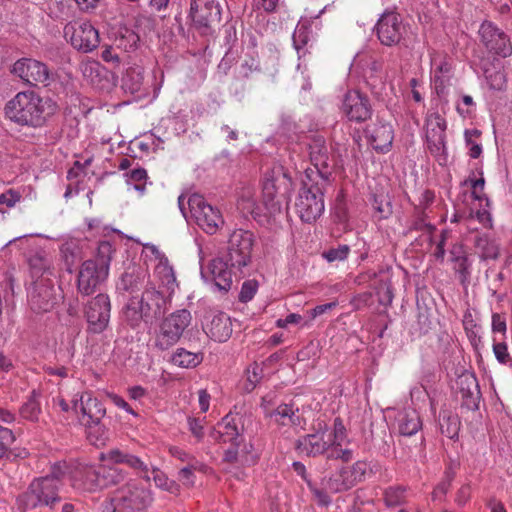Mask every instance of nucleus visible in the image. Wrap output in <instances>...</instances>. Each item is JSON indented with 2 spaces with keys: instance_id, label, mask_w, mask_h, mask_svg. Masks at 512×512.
<instances>
[{
  "instance_id": "3c124183",
  "label": "nucleus",
  "mask_w": 512,
  "mask_h": 512,
  "mask_svg": "<svg viewBox=\"0 0 512 512\" xmlns=\"http://www.w3.org/2000/svg\"><path fill=\"white\" fill-rule=\"evenodd\" d=\"M427 131H435L441 130L445 132L446 122L444 118L439 113H432L428 116L426 120Z\"/></svg>"
},
{
  "instance_id": "6ab92c4d",
  "label": "nucleus",
  "mask_w": 512,
  "mask_h": 512,
  "mask_svg": "<svg viewBox=\"0 0 512 512\" xmlns=\"http://www.w3.org/2000/svg\"><path fill=\"white\" fill-rule=\"evenodd\" d=\"M110 309V299L105 294H98L89 302L86 317L91 331L100 333L105 330L110 320Z\"/></svg>"
},
{
  "instance_id": "4be33fe9",
  "label": "nucleus",
  "mask_w": 512,
  "mask_h": 512,
  "mask_svg": "<svg viewBox=\"0 0 512 512\" xmlns=\"http://www.w3.org/2000/svg\"><path fill=\"white\" fill-rule=\"evenodd\" d=\"M189 18L196 26H206L213 16H220L214 0H191Z\"/></svg>"
},
{
  "instance_id": "8fccbe9b",
  "label": "nucleus",
  "mask_w": 512,
  "mask_h": 512,
  "mask_svg": "<svg viewBox=\"0 0 512 512\" xmlns=\"http://www.w3.org/2000/svg\"><path fill=\"white\" fill-rule=\"evenodd\" d=\"M258 289V283L255 280H247L242 284L241 291L239 293V301L246 303L250 301Z\"/></svg>"
},
{
  "instance_id": "4c0bfd02",
  "label": "nucleus",
  "mask_w": 512,
  "mask_h": 512,
  "mask_svg": "<svg viewBox=\"0 0 512 512\" xmlns=\"http://www.w3.org/2000/svg\"><path fill=\"white\" fill-rule=\"evenodd\" d=\"M431 64L434 70V81L438 86H443L449 73L451 72L452 66L445 57L436 56L431 60Z\"/></svg>"
},
{
  "instance_id": "b1692460",
  "label": "nucleus",
  "mask_w": 512,
  "mask_h": 512,
  "mask_svg": "<svg viewBox=\"0 0 512 512\" xmlns=\"http://www.w3.org/2000/svg\"><path fill=\"white\" fill-rule=\"evenodd\" d=\"M270 418L279 426L300 427L303 428L305 420L299 412V408H295L291 404H281L274 411L269 413Z\"/></svg>"
},
{
  "instance_id": "473e14b6",
  "label": "nucleus",
  "mask_w": 512,
  "mask_h": 512,
  "mask_svg": "<svg viewBox=\"0 0 512 512\" xmlns=\"http://www.w3.org/2000/svg\"><path fill=\"white\" fill-rule=\"evenodd\" d=\"M81 72L84 78L94 86H101L103 75L106 74V69L95 60H86L81 63Z\"/></svg>"
},
{
  "instance_id": "c756f323",
  "label": "nucleus",
  "mask_w": 512,
  "mask_h": 512,
  "mask_svg": "<svg viewBox=\"0 0 512 512\" xmlns=\"http://www.w3.org/2000/svg\"><path fill=\"white\" fill-rule=\"evenodd\" d=\"M346 472V466H342L329 476L324 477L322 479L323 488L331 493H341L353 488L350 478Z\"/></svg>"
},
{
  "instance_id": "a19ab883",
  "label": "nucleus",
  "mask_w": 512,
  "mask_h": 512,
  "mask_svg": "<svg viewBox=\"0 0 512 512\" xmlns=\"http://www.w3.org/2000/svg\"><path fill=\"white\" fill-rule=\"evenodd\" d=\"M426 131L427 148L434 156H442L445 151V132Z\"/></svg>"
},
{
  "instance_id": "58836bf2",
  "label": "nucleus",
  "mask_w": 512,
  "mask_h": 512,
  "mask_svg": "<svg viewBox=\"0 0 512 512\" xmlns=\"http://www.w3.org/2000/svg\"><path fill=\"white\" fill-rule=\"evenodd\" d=\"M440 430L441 433L450 439L458 437L460 430V420L455 414L445 413L440 419Z\"/></svg>"
},
{
  "instance_id": "4d7b16f0",
  "label": "nucleus",
  "mask_w": 512,
  "mask_h": 512,
  "mask_svg": "<svg viewBox=\"0 0 512 512\" xmlns=\"http://www.w3.org/2000/svg\"><path fill=\"white\" fill-rule=\"evenodd\" d=\"M20 198L21 196L18 192L8 190L0 194V204L6 205L7 207H13L17 202H19Z\"/></svg>"
},
{
  "instance_id": "37998d69",
  "label": "nucleus",
  "mask_w": 512,
  "mask_h": 512,
  "mask_svg": "<svg viewBox=\"0 0 512 512\" xmlns=\"http://www.w3.org/2000/svg\"><path fill=\"white\" fill-rule=\"evenodd\" d=\"M142 70L140 68H130L123 78V86L131 93L140 91L142 84Z\"/></svg>"
},
{
  "instance_id": "79ce46f5",
  "label": "nucleus",
  "mask_w": 512,
  "mask_h": 512,
  "mask_svg": "<svg viewBox=\"0 0 512 512\" xmlns=\"http://www.w3.org/2000/svg\"><path fill=\"white\" fill-rule=\"evenodd\" d=\"M406 489L402 486H391L384 491V501L389 507H395L405 502Z\"/></svg>"
},
{
  "instance_id": "5701e85b",
  "label": "nucleus",
  "mask_w": 512,
  "mask_h": 512,
  "mask_svg": "<svg viewBox=\"0 0 512 512\" xmlns=\"http://www.w3.org/2000/svg\"><path fill=\"white\" fill-rule=\"evenodd\" d=\"M372 147L379 152H387L392 146L393 129L388 123H377L366 130Z\"/></svg>"
},
{
  "instance_id": "1a4fd4ad",
  "label": "nucleus",
  "mask_w": 512,
  "mask_h": 512,
  "mask_svg": "<svg viewBox=\"0 0 512 512\" xmlns=\"http://www.w3.org/2000/svg\"><path fill=\"white\" fill-rule=\"evenodd\" d=\"M408 25L395 10H385L377 20L373 32L386 47L409 46Z\"/></svg>"
},
{
  "instance_id": "6e6552de",
  "label": "nucleus",
  "mask_w": 512,
  "mask_h": 512,
  "mask_svg": "<svg viewBox=\"0 0 512 512\" xmlns=\"http://www.w3.org/2000/svg\"><path fill=\"white\" fill-rule=\"evenodd\" d=\"M121 478L122 474L117 468L105 464L99 465L97 468L80 464L70 476L75 488L86 491L107 487Z\"/></svg>"
},
{
  "instance_id": "a878e982",
  "label": "nucleus",
  "mask_w": 512,
  "mask_h": 512,
  "mask_svg": "<svg viewBox=\"0 0 512 512\" xmlns=\"http://www.w3.org/2000/svg\"><path fill=\"white\" fill-rule=\"evenodd\" d=\"M459 385L462 404L469 410H477L480 391L476 378L472 375L463 376L460 378Z\"/></svg>"
},
{
  "instance_id": "2f4dec72",
  "label": "nucleus",
  "mask_w": 512,
  "mask_h": 512,
  "mask_svg": "<svg viewBox=\"0 0 512 512\" xmlns=\"http://www.w3.org/2000/svg\"><path fill=\"white\" fill-rule=\"evenodd\" d=\"M154 273L161 284L166 287L170 296L175 291L177 282L173 268L169 265L167 257L155 264Z\"/></svg>"
},
{
  "instance_id": "f257e3e1",
  "label": "nucleus",
  "mask_w": 512,
  "mask_h": 512,
  "mask_svg": "<svg viewBox=\"0 0 512 512\" xmlns=\"http://www.w3.org/2000/svg\"><path fill=\"white\" fill-rule=\"evenodd\" d=\"M58 111L57 103L50 97L33 90L18 92L4 107L8 120L21 127L41 128Z\"/></svg>"
},
{
  "instance_id": "c85d7f7f",
  "label": "nucleus",
  "mask_w": 512,
  "mask_h": 512,
  "mask_svg": "<svg viewBox=\"0 0 512 512\" xmlns=\"http://www.w3.org/2000/svg\"><path fill=\"white\" fill-rule=\"evenodd\" d=\"M236 207L244 216L258 215V209L255 199V189L250 185H242L236 190Z\"/></svg>"
},
{
  "instance_id": "052dcab7",
  "label": "nucleus",
  "mask_w": 512,
  "mask_h": 512,
  "mask_svg": "<svg viewBox=\"0 0 512 512\" xmlns=\"http://www.w3.org/2000/svg\"><path fill=\"white\" fill-rule=\"evenodd\" d=\"M371 298V292H364L355 296L352 300V304L355 306L356 309H360L361 307L369 305Z\"/></svg>"
},
{
  "instance_id": "c03bdc74",
  "label": "nucleus",
  "mask_w": 512,
  "mask_h": 512,
  "mask_svg": "<svg viewBox=\"0 0 512 512\" xmlns=\"http://www.w3.org/2000/svg\"><path fill=\"white\" fill-rule=\"evenodd\" d=\"M413 230L426 233L429 237V240L432 241V233L434 232L435 227L431 223L427 222L426 215L424 212H422L412 221L411 226L409 227V231Z\"/></svg>"
},
{
  "instance_id": "aec40b11",
  "label": "nucleus",
  "mask_w": 512,
  "mask_h": 512,
  "mask_svg": "<svg viewBox=\"0 0 512 512\" xmlns=\"http://www.w3.org/2000/svg\"><path fill=\"white\" fill-rule=\"evenodd\" d=\"M342 110L351 121L363 122L371 116V105L367 96L359 91H349L343 100Z\"/></svg>"
},
{
  "instance_id": "bb28decb",
  "label": "nucleus",
  "mask_w": 512,
  "mask_h": 512,
  "mask_svg": "<svg viewBox=\"0 0 512 512\" xmlns=\"http://www.w3.org/2000/svg\"><path fill=\"white\" fill-rule=\"evenodd\" d=\"M202 278L210 285L213 291H222L224 288V261L222 258L213 259L207 267L201 270Z\"/></svg>"
},
{
  "instance_id": "5fc2aeb1",
  "label": "nucleus",
  "mask_w": 512,
  "mask_h": 512,
  "mask_svg": "<svg viewBox=\"0 0 512 512\" xmlns=\"http://www.w3.org/2000/svg\"><path fill=\"white\" fill-rule=\"evenodd\" d=\"M188 427L191 434L198 440H202L204 437V425L202 420L197 418H188Z\"/></svg>"
},
{
  "instance_id": "49530a36",
  "label": "nucleus",
  "mask_w": 512,
  "mask_h": 512,
  "mask_svg": "<svg viewBox=\"0 0 512 512\" xmlns=\"http://www.w3.org/2000/svg\"><path fill=\"white\" fill-rule=\"evenodd\" d=\"M145 263H155L161 262L166 256L158 249L157 246L153 244H143V250L141 254Z\"/></svg>"
},
{
  "instance_id": "4468645a",
  "label": "nucleus",
  "mask_w": 512,
  "mask_h": 512,
  "mask_svg": "<svg viewBox=\"0 0 512 512\" xmlns=\"http://www.w3.org/2000/svg\"><path fill=\"white\" fill-rule=\"evenodd\" d=\"M64 36L71 45L82 52H91L100 43L98 30L87 20H73L64 27Z\"/></svg>"
},
{
  "instance_id": "69168bd1",
  "label": "nucleus",
  "mask_w": 512,
  "mask_h": 512,
  "mask_svg": "<svg viewBox=\"0 0 512 512\" xmlns=\"http://www.w3.org/2000/svg\"><path fill=\"white\" fill-rule=\"evenodd\" d=\"M311 490H312L314 496L316 497V499L318 500L319 504L327 506L331 503L330 497L322 489H318L316 487H311Z\"/></svg>"
},
{
  "instance_id": "a211bd4d",
  "label": "nucleus",
  "mask_w": 512,
  "mask_h": 512,
  "mask_svg": "<svg viewBox=\"0 0 512 512\" xmlns=\"http://www.w3.org/2000/svg\"><path fill=\"white\" fill-rule=\"evenodd\" d=\"M481 41L490 51L502 57L512 54V44L509 37L492 22H484L480 26Z\"/></svg>"
},
{
  "instance_id": "de8ad7c7",
  "label": "nucleus",
  "mask_w": 512,
  "mask_h": 512,
  "mask_svg": "<svg viewBox=\"0 0 512 512\" xmlns=\"http://www.w3.org/2000/svg\"><path fill=\"white\" fill-rule=\"evenodd\" d=\"M350 247L346 244L339 245L336 248H330L328 251L323 253V257L328 262L343 261L348 257Z\"/></svg>"
},
{
  "instance_id": "0eeeda50",
  "label": "nucleus",
  "mask_w": 512,
  "mask_h": 512,
  "mask_svg": "<svg viewBox=\"0 0 512 512\" xmlns=\"http://www.w3.org/2000/svg\"><path fill=\"white\" fill-rule=\"evenodd\" d=\"M180 211L187 222H195L208 234H214L223 222L219 210L213 208L198 194L189 196L187 201L183 195L178 198Z\"/></svg>"
},
{
  "instance_id": "f8f14e48",
  "label": "nucleus",
  "mask_w": 512,
  "mask_h": 512,
  "mask_svg": "<svg viewBox=\"0 0 512 512\" xmlns=\"http://www.w3.org/2000/svg\"><path fill=\"white\" fill-rule=\"evenodd\" d=\"M191 322L192 315L187 309L176 310L164 317L156 333V347L167 350L174 346L184 335Z\"/></svg>"
},
{
  "instance_id": "cd10ccee",
  "label": "nucleus",
  "mask_w": 512,
  "mask_h": 512,
  "mask_svg": "<svg viewBox=\"0 0 512 512\" xmlns=\"http://www.w3.org/2000/svg\"><path fill=\"white\" fill-rule=\"evenodd\" d=\"M277 181L278 178L266 175L262 186L263 204L271 215L281 212V202L277 199Z\"/></svg>"
},
{
  "instance_id": "2eb2a0df",
  "label": "nucleus",
  "mask_w": 512,
  "mask_h": 512,
  "mask_svg": "<svg viewBox=\"0 0 512 512\" xmlns=\"http://www.w3.org/2000/svg\"><path fill=\"white\" fill-rule=\"evenodd\" d=\"M309 160L315 170L307 169L312 177L318 178L322 184H327L332 176L333 166L331 165V154L324 137L313 136L307 144Z\"/></svg>"
},
{
  "instance_id": "9d476101",
  "label": "nucleus",
  "mask_w": 512,
  "mask_h": 512,
  "mask_svg": "<svg viewBox=\"0 0 512 512\" xmlns=\"http://www.w3.org/2000/svg\"><path fill=\"white\" fill-rule=\"evenodd\" d=\"M60 486V480L55 475L36 479L18 501L24 506V510L37 506H52L60 501Z\"/></svg>"
},
{
  "instance_id": "0e129e2a",
  "label": "nucleus",
  "mask_w": 512,
  "mask_h": 512,
  "mask_svg": "<svg viewBox=\"0 0 512 512\" xmlns=\"http://www.w3.org/2000/svg\"><path fill=\"white\" fill-rule=\"evenodd\" d=\"M469 133H470V131H468V130L465 132L467 144L470 146L469 155L471 158L476 159L481 155L482 147L479 144L472 142L468 138Z\"/></svg>"
},
{
  "instance_id": "9b49d317",
  "label": "nucleus",
  "mask_w": 512,
  "mask_h": 512,
  "mask_svg": "<svg viewBox=\"0 0 512 512\" xmlns=\"http://www.w3.org/2000/svg\"><path fill=\"white\" fill-rule=\"evenodd\" d=\"M253 243L254 237L250 231L239 229L229 236L226 247V270L229 268L230 274L242 275V268L250 262Z\"/></svg>"
},
{
  "instance_id": "dca6fc26",
  "label": "nucleus",
  "mask_w": 512,
  "mask_h": 512,
  "mask_svg": "<svg viewBox=\"0 0 512 512\" xmlns=\"http://www.w3.org/2000/svg\"><path fill=\"white\" fill-rule=\"evenodd\" d=\"M332 441L333 430L328 431L324 422H318L315 433L305 435L297 441V449L313 456L326 453L328 457Z\"/></svg>"
},
{
  "instance_id": "e2e57ef3",
  "label": "nucleus",
  "mask_w": 512,
  "mask_h": 512,
  "mask_svg": "<svg viewBox=\"0 0 512 512\" xmlns=\"http://www.w3.org/2000/svg\"><path fill=\"white\" fill-rule=\"evenodd\" d=\"M336 306H337L336 302H329V303L318 305L310 311V315L312 318H315L319 315L326 313L328 310L335 308Z\"/></svg>"
},
{
  "instance_id": "338daca9",
  "label": "nucleus",
  "mask_w": 512,
  "mask_h": 512,
  "mask_svg": "<svg viewBox=\"0 0 512 512\" xmlns=\"http://www.w3.org/2000/svg\"><path fill=\"white\" fill-rule=\"evenodd\" d=\"M79 9L84 12H91L96 9L99 0H75Z\"/></svg>"
},
{
  "instance_id": "393cba45",
  "label": "nucleus",
  "mask_w": 512,
  "mask_h": 512,
  "mask_svg": "<svg viewBox=\"0 0 512 512\" xmlns=\"http://www.w3.org/2000/svg\"><path fill=\"white\" fill-rule=\"evenodd\" d=\"M346 438V429L340 418H335L333 424V441L329 450V459H341L343 462H349L353 459V451L342 449L341 445Z\"/></svg>"
},
{
  "instance_id": "39448f33",
  "label": "nucleus",
  "mask_w": 512,
  "mask_h": 512,
  "mask_svg": "<svg viewBox=\"0 0 512 512\" xmlns=\"http://www.w3.org/2000/svg\"><path fill=\"white\" fill-rule=\"evenodd\" d=\"M312 173L305 172L302 187L295 202L296 211L302 221L314 222L324 212V189L327 184L312 177Z\"/></svg>"
},
{
  "instance_id": "72a5a7b5",
  "label": "nucleus",
  "mask_w": 512,
  "mask_h": 512,
  "mask_svg": "<svg viewBox=\"0 0 512 512\" xmlns=\"http://www.w3.org/2000/svg\"><path fill=\"white\" fill-rule=\"evenodd\" d=\"M475 247L482 260L497 259L499 256L498 243L487 235H479L475 238Z\"/></svg>"
},
{
  "instance_id": "a18cd8bd",
  "label": "nucleus",
  "mask_w": 512,
  "mask_h": 512,
  "mask_svg": "<svg viewBox=\"0 0 512 512\" xmlns=\"http://www.w3.org/2000/svg\"><path fill=\"white\" fill-rule=\"evenodd\" d=\"M150 471L153 476V481L157 487L169 492H174L176 490L175 483L169 480L166 474L163 473L160 469L152 467Z\"/></svg>"
},
{
  "instance_id": "7ed1b4c3",
  "label": "nucleus",
  "mask_w": 512,
  "mask_h": 512,
  "mask_svg": "<svg viewBox=\"0 0 512 512\" xmlns=\"http://www.w3.org/2000/svg\"><path fill=\"white\" fill-rule=\"evenodd\" d=\"M112 253V245L109 242H101L98 247L97 258L82 263L77 277L79 293L86 296L91 295L107 279Z\"/></svg>"
},
{
  "instance_id": "864d4df0",
  "label": "nucleus",
  "mask_w": 512,
  "mask_h": 512,
  "mask_svg": "<svg viewBox=\"0 0 512 512\" xmlns=\"http://www.w3.org/2000/svg\"><path fill=\"white\" fill-rule=\"evenodd\" d=\"M376 293L379 295L380 303H391L393 294L391 291L390 283L388 281L381 280L380 286L376 287Z\"/></svg>"
},
{
  "instance_id": "7c9ffc66",
  "label": "nucleus",
  "mask_w": 512,
  "mask_h": 512,
  "mask_svg": "<svg viewBox=\"0 0 512 512\" xmlns=\"http://www.w3.org/2000/svg\"><path fill=\"white\" fill-rule=\"evenodd\" d=\"M422 423L419 414L415 410H405L399 414V432L405 436H412L419 431Z\"/></svg>"
},
{
  "instance_id": "774afa93",
  "label": "nucleus",
  "mask_w": 512,
  "mask_h": 512,
  "mask_svg": "<svg viewBox=\"0 0 512 512\" xmlns=\"http://www.w3.org/2000/svg\"><path fill=\"white\" fill-rule=\"evenodd\" d=\"M254 5L258 9H263L267 12H271L276 8L278 0H253Z\"/></svg>"
},
{
  "instance_id": "412c9836",
  "label": "nucleus",
  "mask_w": 512,
  "mask_h": 512,
  "mask_svg": "<svg viewBox=\"0 0 512 512\" xmlns=\"http://www.w3.org/2000/svg\"><path fill=\"white\" fill-rule=\"evenodd\" d=\"M100 460L102 462H109L113 464H126L133 469L138 475L141 476L146 483H149L151 478L149 476V466L141 460L138 456L124 453L118 449L111 450L107 453H101Z\"/></svg>"
},
{
  "instance_id": "bf43d9fd",
  "label": "nucleus",
  "mask_w": 512,
  "mask_h": 512,
  "mask_svg": "<svg viewBox=\"0 0 512 512\" xmlns=\"http://www.w3.org/2000/svg\"><path fill=\"white\" fill-rule=\"evenodd\" d=\"M492 331L500 333L506 332V320L498 313L492 315Z\"/></svg>"
},
{
  "instance_id": "680f3d73",
  "label": "nucleus",
  "mask_w": 512,
  "mask_h": 512,
  "mask_svg": "<svg viewBox=\"0 0 512 512\" xmlns=\"http://www.w3.org/2000/svg\"><path fill=\"white\" fill-rule=\"evenodd\" d=\"M109 398L111 399L112 403L115 406H117L118 408H121L132 415H136L134 410L130 407V405L122 397H120L116 394H110Z\"/></svg>"
},
{
  "instance_id": "09e8293b",
  "label": "nucleus",
  "mask_w": 512,
  "mask_h": 512,
  "mask_svg": "<svg viewBox=\"0 0 512 512\" xmlns=\"http://www.w3.org/2000/svg\"><path fill=\"white\" fill-rule=\"evenodd\" d=\"M15 441L13 432L5 427L0 426V458L4 457Z\"/></svg>"
},
{
  "instance_id": "f03ea898",
  "label": "nucleus",
  "mask_w": 512,
  "mask_h": 512,
  "mask_svg": "<svg viewBox=\"0 0 512 512\" xmlns=\"http://www.w3.org/2000/svg\"><path fill=\"white\" fill-rule=\"evenodd\" d=\"M166 303L167 297L149 286L141 296H133L128 300L123 310V319L132 328H137L142 322L148 323L158 316Z\"/></svg>"
},
{
  "instance_id": "e433bc0d",
  "label": "nucleus",
  "mask_w": 512,
  "mask_h": 512,
  "mask_svg": "<svg viewBox=\"0 0 512 512\" xmlns=\"http://www.w3.org/2000/svg\"><path fill=\"white\" fill-rule=\"evenodd\" d=\"M346 470L353 487L373 474L372 465L366 461H357L352 466H346Z\"/></svg>"
},
{
  "instance_id": "423d86ee",
  "label": "nucleus",
  "mask_w": 512,
  "mask_h": 512,
  "mask_svg": "<svg viewBox=\"0 0 512 512\" xmlns=\"http://www.w3.org/2000/svg\"><path fill=\"white\" fill-rule=\"evenodd\" d=\"M73 408L81 412L80 421L88 427V437L95 445H103L107 439L101 420L106 410L103 404L90 392L75 395L72 400Z\"/></svg>"
},
{
  "instance_id": "ea45409f",
  "label": "nucleus",
  "mask_w": 512,
  "mask_h": 512,
  "mask_svg": "<svg viewBox=\"0 0 512 512\" xmlns=\"http://www.w3.org/2000/svg\"><path fill=\"white\" fill-rule=\"evenodd\" d=\"M40 413L41 406L39 402V394L36 391H33L31 396L21 407L20 414L24 419L37 421Z\"/></svg>"
},
{
  "instance_id": "f704fd0d",
  "label": "nucleus",
  "mask_w": 512,
  "mask_h": 512,
  "mask_svg": "<svg viewBox=\"0 0 512 512\" xmlns=\"http://www.w3.org/2000/svg\"><path fill=\"white\" fill-rule=\"evenodd\" d=\"M128 191H135L142 196L146 191L147 172L143 168H135L125 173Z\"/></svg>"
},
{
  "instance_id": "c9c22d12",
  "label": "nucleus",
  "mask_w": 512,
  "mask_h": 512,
  "mask_svg": "<svg viewBox=\"0 0 512 512\" xmlns=\"http://www.w3.org/2000/svg\"><path fill=\"white\" fill-rule=\"evenodd\" d=\"M202 360L203 356L201 353H193L183 348L177 349L171 358L174 365L187 369L198 366Z\"/></svg>"
},
{
  "instance_id": "13d9d810",
  "label": "nucleus",
  "mask_w": 512,
  "mask_h": 512,
  "mask_svg": "<svg viewBox=\"0 0 512 512\" xmlns=\"http://www.w3.org/2000/svg\"><path fill=\"white\" fill-rule=\"evenodd\" d=\"M179 481L186 486H192L194 484L195 476L191 467H184L180 470Z\"/></svg>"
},
{
  "instance_id": "603ef678",
  "label": "nucleus",
  "mask_w": 512,
  "mask_h": 512,
  "mask_svg": "<svg viewBox=\"0 0 512 512\" xmlns=\"http://www.w3.org/2000/svg\"><path fill=\"white\" fill-rule=\"evenodd\" d=\"M493 352L496 359L501 364H507L512 360L510 354L508 353L507 345L503 342L493 344Z\"/></svg>"
},
{
  "instance_id": "6e6d98bb",
  "label": "nucleus",
  "mask_w": 512,
  "mask_h": 512,
  "mask_svg": "<svg viewBox=\"0 0 512 512\" xmlns=\"http://www.w3.org/2000/svg\"><path fill=\"white\" fill-rule=\"evenodd\" d=\"M293 42L297 50L304 47L308 42L307 29L304 26L297 27L293 34Z\"/></svg>"
},
{
  "instance_id": "f3484780",
  "label": "nucleus",
  "mask_w": 512,
  "mask_h": 512,
  "mask_svg": "<svg viewBox=\"0 0 512 512\" xmlns=\"http://www.w3.org/2000/svg\"><path fill=\"white\" fill-rule=\"evenodd\" d=\"M12 72L30 85H49L50 71L45 63L38 60L22 58L14 63Z\"/></svg>"
},
{
  "instance_id": "20e7f679",
  "label": "nucleus",
  "mask_w": 512,
  "mask_h": 512,
  "mask_svg": "<svg viewBox=\"0 0 512 512\" xmlns=\"http://www.w3.org/2000/svg\"><path fill=\"white\" fill-rule=\"evenodd\" d=\"M244 422V417L238 413L226 415V442H230V447L226 449V462L234 461L250 466L256 463L258 455L253 445L246 442L242 435Z\"/></svg>"
},
{
  "instance_id": "ddd939ff",
  "label": "nucleus",
  "mask_w": 512,
  "mask_h": 512,
  "mask_svg": "<svg viewBox=\"0 0 512 512\" xmlns=\"http://www.w3.org/2000/svg\"><path fill=\"white\" fill-rule=\"evenodd\" d=\"M150 489L139 480H130L118 488L112 497L116 506L133 511H141L152 503Z\"/></svg>"
}]
</instances>
